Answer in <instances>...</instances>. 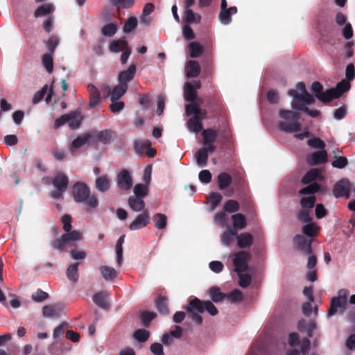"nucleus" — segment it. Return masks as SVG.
<instances>
[{"mask_svg": "<svg viewBox=\"0 0 355 355\" xmlns=\"http://www.w3.org/2000/svg\"><path fill=\"white\" fill-rule=\"evenodd\" d=\"M288 95L292 97L291 106L293 110L282 109L279 111L281 121L278 123V128L285 132H293L296 139L303 140L309 137V132L306 129L302 132H298L301 130V124L298 122V112L303 111L313 118L318 117L320 112L316 110H311L307 107V105L315 102V98L307 92L303 83H298L295 89H289Z\"/></svg>", "mask_w": 355, "mask_h": 355, "instance_id": "f257e3e1", "label": "nucleus"}, {"mask_svg": "<svg viewBox=\"0 0 355 355\" xmlns=\"http://www.w3.org/2000/svg\"><path fill=\"white\" fill-rule=\"evenodd\" d=\"M200 81H194L193 85L190 83H186L184 89V98L189 103L185 106V112L188 116L191 117L187 123V127L189 132L198 134L202 130V120L205 118L206 111L200 108L201 99L198 98L195 89H200Z\"/></svg>", "mask_w": 355, "mask_h": 355, "instance_id": "f03ea898", "label": "nucleus"}, {"mask_svg": "<svg viewBox=\"0 0 355 355\" xmlns=\"http://www.w3.org/2000/svg\"><path fill=\"white\" fill-rule=\"evenodd\" d=\"M73 199L77 202H83L90 209H95L98 205V200L96 195L91 194L86 184L77 182L73 187Z\"/></svg>", "mask_w": 355, "mask_h": 355, "instance_id": "7ed1b4c3", "label": "nucleus"}, {"mask_svg": "<svg viewBox=\"0 0 355 355\" xmlns=\"http://www.w3.org/2000/svg\"><path fill=\"white\" fill-rule=\"evenodd\" d=\"M318 189V184L313 183L308 185L300 191V194L304 195V196L301 198L300 202L301 208L309 209L312 210L315 202V197L313 196V193L317 192Z\"/></svg>", "mask_w": 355, "mask_h": 355, "instance_id": "20e7f679", "label": "nucleus"}, {"mask_svg": "<svg viewBox=\"0 0 355 355\" xmlns=\"http://www.w3.org/2000/svg\"><path fill=\"white\" fill-rule=\"evenodd\" d=\"M55 191L51 193L52 198L55 200L62 199V193L66 191L69 180L67 175L62 173H58L53 178L51 181Z\"/></svg>", "mask_w": 355, "mask_h": 355, "instance_id": "39448f33", "label": "nucleus"}, {"mask_svg": "<svg viewBox=\"0 0 355 355\" xmlns=\"http://www.w3.org/2000/svg\"><path fill=\"white\" fill-rule=\"evenodd\" d=\"M349 292L347 289H340L337 295L331 299V306L328 311V315H335L338 310H343L347 305V297Z\"/></svg>", "mask_w": 355, "mask_h": 355, "instance_id": "423d86ee", "label": "nucleus"}, {"mask_svg": "<svg viewBox=\"0 0 355 355\" xmlns=\"http://www.w3.org/2000/svg\"><path fill=\"white\" fill-rule=\"evenodd\" d=\"M350 88V84L347 80L338 83L335 89H327L324 94L318 96L322 102L326 103L334 98L340 97L343 93L347 92Z\"/></svg>", "mask_w": 355, "mask_h": 355, "instance_id": "0eeeda50", "label": "nucleus"}, {"mask_svg": "<svg viewBox=\"0 0 355 355\" xmlns=\"http://www.w3.org/2000/svg\"><path fill=\"white\" fill-rule=\"evenodd\" d=\"M233 259V264L234 266V270L236 272H243L247 270L248 268V260L250 259V254L246 252H239L235 253Z\"/></svg>", "mask_w": 355, "mask_h": 355, "instance_id": "6e6552de", "label": "nucleus"}, {"mask_svg": "<svg viewBox=\"0 0 355 355\" xmlns=\"http://www.w3.org/2000/svg\"><path fill=\"white\" fill-rule=\"evenodd\" d=\"M116 184L120 189L126 191L132 188L133 182L129 171L121 170L116 176Z\"/></svg>", "mask_w": 355, "mask_h": 355, "instance_id": "1a4fd4ad", "label": "nucleus"}, {"mask_svg": "<svg viewBox=\"0 0 355 355\" xmlns=\"http://www.w3.org/2000/svg\"><path fill=\"white\" fill-rule=\"evenodd\" d=\"M350 182L348 180L343 179L335 184L334 193L336 198L345 197L346 198H349L350 196Z\"/></svg>", "mask_w": 355, "mask_h": 355, "instance_id": "9d476101", "label": "nucleus"}, {"mask_svg": "<svg viewBox=\"0 0 355 355\" xmlns=\"http://www.w3.org/2000/svg\"><path fill=\"white\" fill-rule=\"evenodd\" d=\"M149 222L150 214L149 212L146 210L135 218L130 225L129 229L132 231L140 230L146 227Z\"/></svg>", "mask_w": 355, "mask_h": 355, "instance_id": "9b49d317", "label": "nucleus"}, {"mask_svg": "<svg viewBox=\"0 0 355 355\" xmlns=\"http://www.w3.org/2000/svg\"><path fill=\"white\" fill-rule=\"evenodd\" d=\"M202 135L203 137V147L209 148L210 153L214 152L216 148L214 142L217 137L216 132L215 130L208 129L203 130Z\"/></svg>", "mask_w": 355, "mask_h": 355, "instance_id": "f8f14e48", "label": "nucleus"}, {"mask_svg": "<svg viewBox=\"0 0 355 355\" xmlns=\"http://www.w3.org/2000/svg\"><path fill=\"white\" fill-rule=\"evenodd\" d=\"M293 242L296 248L304 254H308L311 252V239H306L302 235H297L294 238Z\"/></svg>", "mask_w": 355, "mask_h": 355, "instance_id": "ddd939ff", "label": "nucleus"}, {"mask_svg": "<svg viewBox=\"0 0 355 355\" xmlns=\"http://www.w3.org/2000/svg\"><path fill=\"white\" fill-rule=\"evenodd\" d=\"M327 161V153L325 150L313 153L307 157V162L310 165H317Z\"/></svg>", "mask_w": 355, "mask_h": 355, "instance_id": "4468645a", "label": "nucleus"}, {"mask_svg": "<svg viewBox=\"0 0 355 355\" xmlns=\"http://www.w3.org/2000/svg\"><path fill=\"white\" fill-rule=\"evenodd\" d=\"M62 306L60 304L44 306L42 309V315L44 318H56L62 312Z\"/></svg>", "mask_w": 355, "mask_h": 355, "instance_id": "2eb2a0df", "label": "nucleus"}, {"mask_svg": "<svg viewBox=\"0 0 355 355\" xmlns=\"http://www.w3.org/2000/svg\"><path fill=\"white\" fill-rule=\"evenodd\" d=\"M136 65L135 64H132L127 70L120 72L119 74V83L128 85V83L133 79L136 73Z\"/></svg>", "mask_w": 355, "mask_h": 355, "instance_id": "dca6fc26", "label": "nucleus"}, {"mask_svg": "<svg viewBox=\"0 0 355 355\" xmlns=\"http://www.w3.org/2000/svg\"><path fill=\"white\" fill-rule=\"evenodd\" d=\"M236 12L237 8L236 6L220 10L218 15V19L223 25H228L232 21V16Z\"/></svg>", "mask_w": 355, "mask_h": 355, "instance_id": "f3484780", "label": "nucleus"}, {"mask_svg": "<svg viewBox=\"0 0 355 355\" xmlns=\"http://www.w3.org/2000/svg\"><path fill=\"white\" fill-rule=\"evenodd\" d=\"M185 309L189 313H202L205 311V302L196 297L190 301L189 304L185 306Z\"/></svg>", "mask_w": 355, "mask_h": 355, "instance_id": "a211bd4d", "label": "nucleus"}, {"mask_svg": "<svg viewBox=\"0 0 355 355\" xmlns=\"http://www.w3.org/2000/svg\"><path fill=\"white\" fill-rule=\"evenodd\" d=\"M87 89L89 94V103L90 107H95L101 102L100 93L98 89L93 85H88Z\"/></svg>", "mask_w": 355, "mask_h": 355, "instance_id": "6ab92c4d", "label": "nucleus"}, {"mask_svg": "<svg viewBox=\"0 0 355 355\" xmlns=\"http://www.w3.org/2000/svg\"><path fill=\"white\" fill-rule=\"evenodd\" d=\"M110 185L111 180L107 175L101 176L96 178L95 181V187L96 189L101 193L108 191L110 188Z\"/></svg>", "mask_w": 355, "mask_h": 355, "instance_id": "aec40b11", "label": "nucleus"}, {"mask_svg": "<svg viewBox=\"0 0 355 355\" xmlns=\"http://www.w3.org/2000/svg\"><path fill=\"white\" fill-rule=\"evenodd\" d=\"M237 244L240 248H246L251 246L253 242V236L248 232H244L236 236Z\"/></svg>", "mask_w": 355, "mask_h": 355, "instance_id": "412c9836", "label": "nucleus"}, {"mask_svg": "<svg viewBox=\"0 0 355 355\" xmlns=\"http://www.w3.org/2000/svg\"><path fill=\"white\" fill-rule=\"evenodd\" d=\"M128 205L130 207L136 212L143 211L145 207V203L143 199L135 196H132L128 198Z\"/></svg>", "mask_w": 355, "mask_h": 355, "instance_id": "4be33fe9", "label": "nucleus"}, {"mask_svg": "<svg viewBox=\"0 0 355 355\" xmlns=\"http://www.w3.org/2000/svg\"><path fill=\"white\" fill-rule=\"evenodd\" d=\"M128 90V85L120 83L116 85L112 91L110 99L112 102L118 101Z\"/></svg>", "mask_w": 355, "mask_h": 355, "instance_id": "5701e85b", "label": "nucleus"}, {"mask_svg": "<svg viewBox=\"0 0 355 355\" xmlns=\"http://www.w3.org/2000/svg\"><path fill=\"white\" fill-rule=\"evenodd\" d=\"M186 73L189 78L196 77L200 72V67L198 62L189 60L186 65Z\"/></svg>", "mask_w": 355, "mask_h": 355, "instance_id": "b1692460", "label": "nucleus"}, {"mask_svg": "<svg viewBox=\"0 0 355 355\" xmlns=\"http://www.w3.org/2000/svg\"><path fill=\"white\" fill-rule=\"evenodd\" d=\"M99 270L102 277L106 281H113L117 276L116 270L114 268L107 266H101Z\"/></svg>", "mask_w": 355, "mask_h": 355, "instance_id": "393cba45", "label": "nucleus"}, {"mask_svg": "<svg viewBox=\"0 0 355 355\" xmlns=\"http://www.w3.org/2000/svg\"><path fill=\"white\" fill-rule=\"evenodd\" d=\"M127 48V41L125 38L114 40L109 45L110 51L113 53L123 51Z\"/></svg>", "mask_w": 355, "mask_h": 355, "instance_id": "a878e982", "label": "nucleus"}, {"mask_svg": "<svg viewBox=\"0 0 355 355\" xmlns=\"http://www.w3.org/2000/svg\"><path fill=\"white\" fill-rule=\"evenodd\" d=\"M321 175L318 169L312 168L308 171L302 178V182L304 184H317L315 182V180L320 178Z\"/></svg>", "mask_w": 355, "mask_h": 355, "instance_id": "bb28decb", "label": "nucleus"}, {"mask_svg": "<svg viewBox=\"0 0 355 355\" xmlns=\"http://www.w3.org/2000/svg\"><path fill=\"white\" fill-rule=\"evenodd\" d=\"M183 19L187 24L200 23L201 16L200 14L194 12L191 8H187L184 10Z\"/></svg>", "mask_w": 355, "mask_h": 355, "instance_id": "cd10ccee", "label": "nucleus"}, {"mask_svg": "<svg viewBox=\"0 0 355 355\" xmlns=\"http://www.w3.org/2000/svg\"><path fill=\"white\" fill-rule=\"evenodd\" d=\"M234 229L237 231L246 227L247 222L245 216L241 214H235L232 216Z\"/></svg>", "mask_w": 355, "mask_h": 355, "instance_id": "c85d7f7f", "label": "nucleus"}, {"mask_svg": "<svg viewBox=\"0 0 355 355\" xmlns=\"http://www.w3.org/2000/svg\"><path fill=\"white\" fill-rule=\"evenodd\" d=\"M302 231L304 235L312 238L318 235L319 232V227L316 225V223L309 222L308 224L303 226Z\"/></svg>", "mask_w": 355, "mask_h": 355, "instance_id": "c756f323", "label": "nucleus"}, {"mask_svg": "<svg viewBox=\"0 0 355 355\" xmlns=\"http://www.w3.org/2000/svg\"><path fill=\"white\" fill-rule=\"evenodd\" d=\"M54 10V7L51 3H45L39 6L35 11V17H42L47 16Z\"/></svg>", "mask_w": 355, "mask_h": 355, "instance_id": "7c9ffc66", "label": "nucleus"}, {"mask_svg": "<svg viewBox=\"0 0 355 355\" xmlns=\"http://www.w3.org/2000/svg\"><path fill=\"white\" fill-rule=\"evenodd\" d=\"M88 135H83L76 138L71 143V145L69 147V150L71 152H74L76 150L83 146L89 140Z\"/></svg>", "mask_w": 355, "mask_h": 355, "instance_id": "2f4dec72", "label": "nucleus"}, {"mask_svg": "<svg viewBox=\"0 0 355 355\" xmlns=\"http://www.w3.org/2000/svg\"><path fill=\"white\" fill-rule=\"evenodd\" d=\"M69 116L68 125L71 129H76L79 128L82 121V116L79 112H71L67 114Z\"/></svg>", "mask_w": 355, "mask_h": 355, "instance_id": "473e14b6", "label": "nucleus"}, {"mask_svg": "<svg viewBox=\"0 0 355 355\" xmlns=\"http://www.w3.org/2000/svg\"><path fill=\"white\" fill-rule=\"evenodd\" d=\"M209 149L205 147H202L199 149L196 154V162L199 166H205L207 164L208 159V153Z\"/></svg>", "mask_w": 355, "mask_h": 355, "instance_id": "72a5a7b5", "label": "nucleus"}, {"mask_svg": "<svg viewBox=\"0 0 355 355\" xmlns=\"http://www.w3.org/2000/svg\"><path fill=\"white\" fill-rule=\"evenodd\" d=\"M298 329L303 332H306L309 338L312 336V331L315 329V323L310 322L308 324L303 320L298 322Z\"/></svg>", "mask_w": 355, "mask_h": 355, "instance_id": "f704fd0d", "label": "nucleus"}, {"mask_svg": "<svg viewBox=\"0 0 355 355\" xmlns=\"http://www.w3.org/2000/svg\"><path fill=\"white\" fill-rule=\"evenodd\" d=\"M94 302L101 308L105 309L108 306L107 295L105 292L98 293L93 297Z\"/></svg>", "mask_w": 355, "mask_h": 355, "instance_id": "c9c22d12", "label": "nucleus"}, {"mask_svg": "<svg viewBox=\"0 0 355 355\" xmlns=\"http://www.w3.org/2000/svg\"><path fill=\"white\" fill-rule=\"evenodd\" d=\"M236 235V231L233 230L230 226H227V231L223 233L221 237V241L225 245H230L234 241V237Z\"/></svg>", "mask_w": 355, "mask_h": 355, "instance_id": "e433bc0d", "label": "nucleus"}, {"mask_svg": "<svg viewBox=\"0 0 355 355\" xmlns=\"http://www.w3.org/2000/svg\"><path fill=\"white\" fill-rule=\"evenodd\" d=\"M125 241V236L122 235L119 237L116 245V262L119 266L123 263V244Z\"/></svg>", "mask_w": 355, "mask_h": 355, "instance_id": "4c0bfd02", "label": "nucleus"}, {"mask_svg": "<svg viewBox=\"0 0 355 355\" xmlns=\"http://www.w3.org/2000/svg\"><path fill=\"white\" fill-rule=\"evenodd\" d=\"M188 49L191 58L199 57L203 51L202 45L196 42H191L188 46Z\"/></svg>", "mask_w": 355, "mask_h": 355, "instance_id": "58836bf2", "label": "nucleus"}, {"mask_svg": "<svg viewBox=\"0 0 355 355\" xmlns=\"http://www.w3.org/2000/svg\"><path fill=\"white\" fill-rule=\"evenodd\" d=\"M154 225L158 230L164 229L166 226V216L163 214H156L153 218Z\"/></svg>", "mask_w": 355, "mask_h": 355, "instance_id": "ea45409f", "label": "nucleus"}, {"mask_svg": "<svg viewBox=\"0 0 355 355\" xmlns=\"http://www.w3.org/2000/svg\"><path fill=\"white\" fill-rule=\"evenodd\" d=\"M151 142L149 140H137L135 142V150L137 155H142L144 150L150 148Z\"/></svg>", "mask_w": 355, "mask_h": 355, "instance_id": "a19ab883", "label": "nucleus"}, {"mask_svg": "<svg viewBox=\"0 0 355 355\" xmlns=\"http://www.w3.org/2000/svg\"><path fill=\"white\" fill-rule=\"evenodd\" d=\"M62 235L64 236V240L67 241V244L71 241H79L82 239L81 233L76 230H71Z\"/></svg>", "mask_w": 355, "mask_h": 355, "instance_id": "79ce46f5", "label": "nucleus"}, {"mask_svg": "<svg viewBox=\"0 0 355 355\" xmlns=\"http://www.w3.org/2000/svg\"><path fill=\"white\" fill-rule=\"evenodd\" d=\"M78 263H73L70 265L67 270V275L70 281L77 282L78 279Z\"/></svg>", "mask_w": 355, "mask_h": 355, "instance_id": "37998d69", "label": "nucleus"}, {"mask_svg": "<svg viewBox=\"0 0 355 355\" xmlns=\"http://www.w3.org/2000/svg\"><path fill=\"white\" fill-rule=\"evenodd\" d=\"M232 178L230 175L226 173H222L218 176V182L220 189L227 188L231 183Z\"/></svg>", "mask_w": 355, "mask_h": 355, "instance_id": "c03bdc74", "label": "nucleus"}, {"mask_svg": "<svg viewBox=\"0 0 355 355\" xmlns=\"http://www.w3.org/2000/svg\"><path fill=\"white\" fill-rule=\"evenodd\" d=\"M307 144L312 148L324 150L325 143L318 137H313L307 141Z\"/></svg>", "mask_w": 355, "mask_h": 355, "instance_id": "a18cd8bd", "label": "nucleus"}, {"mask_svg": "<svg viewBox=\"0 0 355 355\" xmlns=\"http://www.w3.org/2000/svg\"><path fill=\"white\" fill-rule=\"evenodd\" d=\"M209 294L212 300L215 302H221L226 297V294L220 292V289L216 287L211 288L209 290Z\"/></svg>", "mask_w": 355, "mask_h": 355, "instance_id": "49530a36", "label": "nucleus"}, {"mask_svg": "<svg viewBox=\"0 0 355 355\" xmlns=\"http://www.w3.org/2000/svg\"><path fill=\"white\" fill-rule=\"evenodd\" d=\"M222 196L218 193H213L209 197L210 211H213L222 200Z\"/></svg>", "mask_w": 355, "mask_h": 355, "instance_id": "de8ad7c7", "label": "nucleus"}, {"mask_svg": "<svg viewBox=\"0 0 355 355\" xmlns=\"http://www.w3.org/2000/svg\"><path fill=\"white\" fill-rule=\"evenodd\" d=\"M117 30V26L114 23H110L105 25L102 29L101 33L105 37L113 36Z\"/></svg>", "mask_w": 355, "mask_h": 355, "instance_id": "09e8293b", "label": "nucleus"}, {"mask_svg": "<svg viewBox=\"0 0 355 355\" xmlns=\"http://www.w3.org/2000/svg\"><path fill=\"white\" fill-rule=\"evenodd\" d=\"M42 64L48 73H51L53 69V61L51 54H44L42 58Z\"/></svg>", "mask_w": 355, "mask_h": 355, "instance_id": "8fccbe9b", "label": "nucleus"}, {"mask_svg": "<svg viewBox=\"0 0 355 355\" xmlns=\"http://www.w3.org/2000/svg\"><path fill=\"white\" fill-rule=\"evenodd\" d=\"M312 210L301 208L297 214V219L302 223H309L311 220V214Z\"/></svg>", "mask_w": 355, "mask_h": 355, "instance_id": "3c124183", "label": "nucleus"}, {"mask_svg": "<svg viewBox=\"0 0 355 355\" xmlns=\"http://www.w3.org/2000/svg\"><path fill=\"white\" fill-rule=\"evenodd\" d=\"M134 193L135 196L143 198L148 193V188L147 184H138L134 188Z\"/></svg>", "mask_w": 355, "mask_h": 355, "instance_id": "603ef678", "label": "nucleus"}, {"mask_svg": "<svg viewBox=\"0 0 355 355\" xmlns=\"http://www.w3.org/2000/svg\"><path fill=\"white\" fill-rule=\"evenodd\" d=\"M156 307L162 313H167L168 312L167 299L164 297H159L156 302Z\"/></svg>", "mask_w": 355, "mask_h": 355, "instance_id": "864d4df0", "label": "nucleus"}, {"mask_svg": "<svg viewBox=\"0 0 355 355\" xmlns=\"http://www.w3.org/2000/svg\"><path fill=\"white\" fill-rule=\"evenodd\" d=\"M243 293L238 289L234 290L232 292L226 295L225 298H227L231 302H240L243 300Z\"/></svg>", "mask_w": 355, "mask_h": 355, "instance_id": "5fc2aeb1", "label": "nucleus"}, {"mask_svg": "<svg viewBox=\"0 0 355 355\" xmlns=\"http://www.w3.org/2000/svg\"><path fill=\"white\" fill-rule=\"evenodd\" d=\"M239 209V204L233 200H227L224 205V210L230 213L236 212Z\"/></svg>", "mask_w": 355, "mask_h": 355, "instance_id": "6e6d98bb", "label": "nucleus"}, {"mask_svg": "<svg viewBox=\"0 0 355 355\" xmlns=\"http://www.w3.org/2000/svg\"><path fill=\"white\" fill-rule=\"evenodd\" d=\"M239 277V285L243 288L248 287L252 281L251 277L248 274L243 273V272H237Z\"/></svg>", "mask_w": 355, "mask_h": 355, "instance_id": "4d7b16f0", "label": "nucleus"}, {"mask_svg": "<svg viewBox=\"0 0 355 355\" xmlns=\"http://www.w3.org/2000/svg\"><path fill=\"white\" fill-rule=\"evenodd\" d=\"M149 337V332L146 329H138L134 334V338L139 342H145Z\"/></svg>", "mask_w": 355, "mask_h": 355, "instance_id": "13d9d810", "label": "nucleus"}, {"mask_svg": "<svg viewBox=\"0 0 355 355\" xmlns=\"http://www.w3.org/2000/svg\"><path fill=\"white\" fill-rule=\"evenodd\" d=\"M347 159L345 157L335 156V159L332 162V166L337 168H343L347 165Z\"/></svg>", "mask_w": 355, "mask_h": 355, "instance_id": "bf43d9fd", "label": "nucleus"}, {"mask_svg": "<svg viewBox=\"0 0 355 355\" xmlns=\"http://www.w3.org/2000/svg\"><path fill=\"white\" fill-rule=\"evenodd\" d=\"M61 222L62 224L63 230L65 231V232H68L71 230L72 218L69 215H64L62 216Z\"/></svg>", "mask_w": 355, "mask_h": 355, "instance_id": "052dcab7", "label": "nucleus"}, {"mask_svg": "<svg viewBox=\"0 0 355 355\" xmlns=\"http://www.w3.org/2000/svg\"><path fill=\"white\" fill-rule=\"evenodd\" d=\"M137 24V19L135 17H130L123 26V31L125 33H130L132 31Z\"/></svg>", "mask_w": 355, "mask_h": 355, "instance_id": "680f3d73", "label": "nucleus"}, {"mask_svg": "<svg viewBox=\"0 0 355 355\" xmlns=\"http://www.w3.org/2000/svg\"><path fill=\"white\" fill-rule=\"evenodd\" d=\"M96 138L98 141L106 144L109 142L112 138L111 132L108 130L101 131L97 134Z\"/></svg>", "mask_w": 355, "mask_h": 355, "instance_id": "e2e57ef3", "label": "nucleus"}, {"mask_svg": "<svg viewBox=\"0 0 355 355\" xmlns=\"http://www.w3.org/2000/svg\"><path fill=\"white\" fill-rule=\"evenodd\" d=\"M48 296L47 293L39 289L32 294V299L35 302H42L47 299Z\"/></svg>", "mask_w": 355, "mask_h": 355, "instance_id": "0e129e2a", "label": "nucleus"}, {"mask_svg": "<svg viewBox=\"0 0 355 355\" xmlns=\"http://www.w3.org/2000/svg\"><path fill=\"white\" fill-rule=\"evenodd\" d=\"M52 154L55 159L59 162L64 161L67 157L66 152L63 149L56 148Z\"/></svg>", "mask_w": 355, "mask_h": 355, "instance_id": "69168bd1", "label": "nucleus"}, {"mask_svg": "<svg viewBox=\"0 0 355 355\" xmlns=\"http://www.w3.org/2000/svg\"><path fill=\"white\" fill-rule=\"evenodd\" d=\"M209 268L211 271L216 273L220 272L223 269V264L219 261H212L209 264Z\"/></svg>", "mask_w": 355, "mask_h": 355, "instance_id": "338daca9", "label": "nucleus"}, {"mask_svg": "<svg viewBox=\"0 0 355 355\" xmlns=\"http://www.w3.org/2000/svg\"><path fill=\"white\" fill-rule=\"evenodd\" d=\"M150 352L155 355H164V349L162 344L154 343L150 346Z\"/></svg>", "mask_w": 355, "mask_h": 355, "instance_id": "774afa93", "label": "nucleus"}]
</instances>
